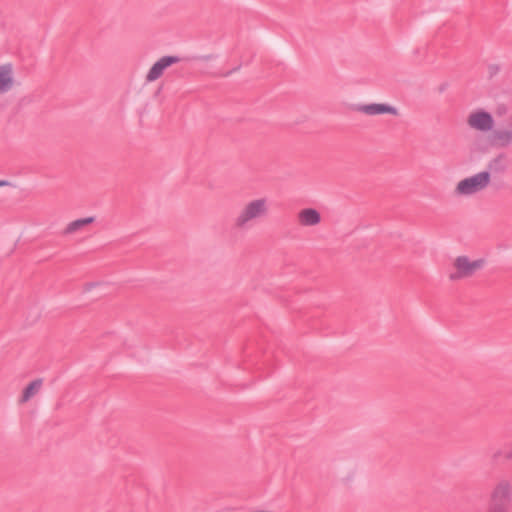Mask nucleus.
Masks as SVG:
<instances>
[{"label":"nucleus","instance_id":"8","mask_svg":"<svg viewBox=\"0 0 512 512\" xmlns=\"http://www.w3.org/2000/svg\"><path fill=\"white\" fill-rule=\"evenodd\" d=\"M357 110L369 116L388 114L392 116L399 115V109L387 103H371L360 105Z\"/></svg>","mask_w":512,"mask_h":512},{"label":"nucleus","instance_id":"7","mask_svg":"<svg viewBox=\"0 0 512 512\" xmlns=\"http://www.w3.org/2000/svg\"><path fill=\"white\" fill-rule=\"evenodd\" d=\"M179 62L176 56H163L154 62L145 74L146 83H153L160 79L165 71L172 65Z\"/></svg>","mask_w":512,"mask_h":512},{"label":"nucleus","instance_id":"6","mask_svg":"<svg viewBox=\"0 0 512 512\" xmlns=\"http://www.w3.org/2000/svg\"><path fill=\"white\" fill-rule=\"evenodd\" d=\"M18 86L15 66L11 62L0 64V96L6 95Z\"/></svg>","mask_w":512,"mask_h":512},{"label":"nucleus","instance_id":"2","mask_svg":"<svg viewBox=\"0 0 512 512\" xmlns=\"http://www.w3.org/2000/svg\"><path fill=\"white\" fill-rule=\"evenodd\" d=\"M269 213V201L265 197H258L249 200L244 204L233 221L237 230L247 229L253 222L264 218Z\"/></svg>","mask_w":512,"mask_h":512},{"label":"nucleus","instance_id":"10","mask_svg":"<svg viewBox=\"0 0 512 512\" xmlns=\"http://www.w3.org/2000/svg\"><path fill=\"white\" fill-rule=\"evenodd\" d=\"M491 142L495 147L506 148L512 145V124L504 126L492 134Z\"/></svg>","mask_w":512,"mask_h":512},{"label":"nucleus","instance_id":"5","mask_svg":"<svg viewBox=\"0 0 512 512\" xmlns=\"http://www.w3.org/2000/svg\"><path fill=\"white\" fill-rule=\"evenodd\" d=\"M468 127L476 132H489L495 127V119L493 115L482 108L472 110L466 118Z\"/></svg>","mask_w":512,"mask_h":512},{"label":"nucleus","instance_id":"13","mask_svg":"<svg viewBox=\"0 0 512 512\" xmlns=\"http://www.w3.org/2000/svg\"><path fill=\"white\" fill-rule=\"evenodd\" d=\"M5 184H6V182L0 181V187L4 186Z\"/></svg>","mask_w":512,"mask_h":512},{"label":"nucleus","instance_id":"1","mask_svg":"<svg viewBox=\"0 0 512 512\" xmlns=\"http://www.w3.org/2000/svg\"><path fill=\"white\" fill-rule=\"evenodd\" d=\"M489 171L482 170L459 179L452 187L451 196L455 199H467L485 191L491 184Z\"/></svg>","mask_w":512,"mask_h":512},{"label":"nucleus","instance_id":"12","mask_svg":"<svg viewBox=\"0 0 512 512\" xmlns=\"http://www.w3.org/2000/svg\"><path fill=\"white\" fill-rule=\"evenodd\" d=\"M93 221H94L93 217H87V218L75 220V221L69 223V225L67 226V231L68 232L78 231V230L84 228L85 226L93 223Z\"/></svg>","mask_w":512,"mask_h":512},{"label":"nucleus","instance_id":"3","mask_svg":"<svg viewBox=\"0 0 512 512\" xmlns=\"http://www.w3.org/2000/svg\"><path fill=\"white\" fill-rule=\"evenodd\" d=\"M484 265L485 260L482 258L458 255L453 258L447 277L451 282H457L472 277L478 270L482 269Z\"/></svg>","mask_w":512,"mask_h":512},{"label":"nucleus","instance_id":"9","mask_svg":"<svg viewBox=\"0 0 512 512\" xmlns=\"http://www.w3.org/2000/svg\"><path fill=\"white\" fill-rule=\"evenodd\" d=\"M321 220V213L314 208H304L297 214V223L302 227L317 226Z\"/></svg>","mask_w":512,"mask_h":512},{"label":"nucleus","instance_id":"4","mask_svg":"<svg viewBox=\"0 0 512 512\" xmlns=\"http://www.w3.org/2000/svg\"><path fill=\"white\" fill-rule=\"evenodd\" d=\"M511 499V484L507 481L497 483L491 493L492 509L490 512H511L509 508Z\"/></svg>","mask_w":512,"mask_h":512},{"label":"nucleus","instance_id":"11","mask_svg":"<svg viewBox=\"0 0 512 512\" xmlns=\"http://www.w3.org/2000/svg\"><path fill=\"white\" fill-rule=\"evenodd\" d=\"M42 387L41 380H34L30 382L23 390L20 401L21 403H26L35 397Z\"/></svg>","mask_w":512,"mask_h":512}]
</instances>
